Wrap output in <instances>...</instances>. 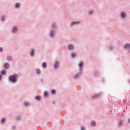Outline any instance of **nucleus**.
I'll list each match as a JSON object with an SVG mask.
<instances>
[{
  "label": "nucleus",
  "instance_id": "obj_37",
  "mask_svg": "<svg viewBox=\"0 0 130 130\" xmlns=\"http://www.w3.org/2000/svg\"><path fill=\"white\" fill-rule=\"evenodd\" d=\"M95 76H97V74H95Z\"/></svg>",
  "mask_w": 130,
  "mask_h": 130
},
{
  "label": "nucleus",
  "instance_id": "obj_27",
  "mask_svg": "<svg viewBox=\"0 0 130 130\" xmlns=\"http://www.w3.org/2000/svg\"><path fill=\"white\" fill-rule=\"evenodd\" d=\"M44 96L45 97H47V96H48V91H45L44 92Z\"/></svg>",
  "mask_w": 130,
  "mask_h": 130
},
{
  "label": "nucleus",
  "instance_id": "obj_25",
  "mask_svg": "<svg viewBox=\"0 0 130 130\" xmlns=\"http://www.w3.org/2000/svg\"><path fill=\"white\" fill-rule=\"evenodd\" d=\"M42 66L43 68H46L47 67V64L46 62H43Z\"/></svg>",
  "mask_w": 130,
  "mask_h": 130
},
{
  "label": "nucleus",
  "instance_id": "obj_16",
  "mask_svg": "<svg viewBox=\"0 0 130 130\" xmlns=\"http://www.w3.org/2000/svg\"><path fill=\"white\" fill-rule=\"evenodd\" d=\"M124 47L126 49H130V44H126Z\"/></svg>",
  "mask_w": 130,
  "mask_h": 130
},
{
  "label": "nucleus",
  "instance_id": "obj_4",
  "mask_svg": "<svg viewBox=\"0 0 130 130\" xmlns=\"http://www.w3.org/2000/svg\"><path fill=\"white\" fill-rule=\"evenodd\" d=\"M80 76H82L81 71H80L78 74L74 75V79H79V78H80Z\"/></svg>",
  "mask_w": 130,
  "mask_h": 130
},
{
  "label": "nucleus",
  "instance_id": "obj_30",
  "mask_svg": "<svg viewBox=\"0 0 130 130\" xmlns=\"http://www.w3.org/2000/svg\"><path fill=\"white\" fill-rule=\"evenodd\" d=\"M17 120H20L21 119V116H18L16 118Z\"/></svg>",
  "mask_w": 130,
  "mask_h": 130
},
{
  "label": "nucleus",
  "instance_id": "obj_23",
  "mask_svg": "<svg viewBox=\"0 0 130 130\" xmlns=\"http://www.w3.org/2000/svg\"><path fill=\"white\" fill-rule=\"evenodd\" d=\"M76 55H77V54L75 52L71 53V56L72 57H75V56H76Z\"/></svg>",
  "mask_w": 130,
  "mask_h": 130
},
{
  "label": "nucleus",
  "instance_id": "obj_5",
  "mask_svg": "<svg viewBox=\"0 0 130 130\" xmlns=\"http://www.w3.org/2000/svg\"><path fill=\"white\" fill-rule=\"evenodd\" d=\"M59 66V61L56 60L54 64V67L55 69H58Z\"/></svg>",
  "mask_w": 130,
  "mask_h": 130
},
{
  "label": "nucleus",
  "instance_id": "obj_21",
  "mask_svg": "<svg viewBox=\"0 0 130 130\" xmlns=\"http://www.w3.org/2000/svg\"><path fill=\"white\" fill-rule=\"evenodd\" d=\"M93 13H94V10H90L89 11V14L90 15H93Z\"/></svg>",
  "mask_w": 130,
  "mask_h": 130
},
{
  "label": "nucleus",
  "instance_id": "obj_1",
  "mask_svg": "<svg viewBox=\"0 0 130 130\" xmlns=\"http://www.w3.org/2000/svg\"><path fill=\"white\" fill-rule=\"evenodd\" d=\"M18 78H19V75L18 74H14L9 77V81L13 83H17L18 82Z\"/></svg>",
  "mask_w": 130,
  "mask_h": 130
},
{
  "label": "nucleus",
  "instance_id": "obj_12",
  "mask_svg": "<svg viewBox=\"0 0 130 130\" xmlns=\"http://www.w3.org/2000/svg\"><path fill=\"white\" fill-rule=\"evenodd\" d=\"M30 55L31 56H34L35 55V49H30Z\"/></svg>",
  "mask_w": 130,
  "mask_h": 130
},
{
  "label": "nucleus",
  "instance_id": "obj_10",
  "mask_svg": "<svg viewBox=\"0 0 130 130\" xmlns=\"http://www.w3.org/2000/svg\"><path fill=\"white\" fill-rule=\"evenodd\" d=\"M13 33H17L18 32V27L17 26H15L12 30Z\"/></svg>",
  "mask_w": 130,
  "mask_h": 130
},
{
  "label": "nucleus",
  "instance_id": "obj_24",
  "mask_svg": "<svg viewBox=\"0 0 130 130\" xmlns=\"http://www.w3.org/2000/svg\"><path fill=\"white\" fill-rule=\"evenodd\" d=\"M109 50H113V46L110 45L109 46Z\"/></svg>",
  "mask_w": 130,
  "mask_h": 130
},
{
  "label": "nucleus",
  "instance_id": "obj_38",
  "mask_svg": "<svg viewBox=\"0 0 130 130\" xmlns=\"http://www.w3.org/2000/svg\"><path fill=\"white\" fill-rule=\"evenodd\" d=\"M96 74H98V72H96Z\"/></svg>",
  "mask_w": 130,
  "mask_h": 130
},
{
  "label": "nucleus",
  "instance_id": "obj_19",
  "mask_svg": "<svg viewBox=\"0 0 130 130\" xmlns=\"http://www.w3.org/2000/svg\"><path fill=\"white\" fill-rule=\"evenodd\" d=\"M6 119L5 117L3 118L2 120H1V123H5V122H6Z\"/></svg>",
  "mask_w": 130,
  "mask_h": 130
},
{
  "label": "nucleus",
  "instance_id": "obj_26",
  "mask_svg": "<svg viewBox=\"0 0 130 130\" xmlns=\"http://www.w3.org/2000/svg\"><path fill=\"white\" fill-rule=\"evenodd\" d=\"M52 28H56V24H55V23H53L52 24Z\"/></svg>",
  "mask_w": 130,
  "mask_h": 130
},
{
  "label": "nucleus",
  "instance_id": "obj_13",
  "mask_svg": "<svg viewBox=\"0 0 130 130\" xmlns=\"http://www.w3.org/2000/svg\"><path fill=\"white\" fill-rule=\"evenodd\" d=\"M5 67L6 69H9V68H10V63H9V62H5Z\"/></svg>",
  "mask_w": 130,
  "mask_h": 130
},
{
  "label": "nucleus",
  "instance_id": "obj_34",
  "mask_svg": "<svg viewBox=\"0 0 130 130\" xmlns=\"http://www.w3.org/2000/svg\"><path fill=\"white\" fill-rule=\"evenodd\" d=\"M81 130H86V129H85V126H82Z\"/></svg>",
  "mask_w": 130,
  "mask_h": 130
},
{
  "label": "nucleus",
  "instance_id": "obj_6",
  "mask_svg": "<svg viewBox=\"0 0 130 130\" xmlns=\"http://www.w3.org/2000/svg\"><path fill=\"white\" fill-rule=\"evenodd\" d=\"M79 67L80 72H82V71H83V67H84V62H81L79 64Z\"/></svg>",
  "mask_w": 130,
  "mask_h": 130
},
{
  "label": "nucleus",
  "instance_id": "obj_7",
  "mask_svg": "<svg viewBox=\"0 0 130 130\" xmlns=\"http://www.w3.org/2000/svg\"><path fill=\"white\" fill-rule=\"evenodd\" d=\"M50 36H51V37H54V36H55V31H54V30H51L50 32Z\"/></svg>",
  "mask_w": 130,
  "mask_h": 130
},
{
  "label": "nucleus",
  "instance_id": "obj_29",
  "mask_svg": "<svg viewBox=\"0 0 130 130\" xmlns=\"http://www.w3.org/2000/svg\"><path fill=\"white\" fill-rule=\"evenodd\" d=\"M36 99H37V100H41V98H40V96H37L36 97Z\"/></svg>",
  "mask_w": 130,
  "mask_h": 130
},
{
  "label": "nucleus",
  "instance_id": "obj_28",
  "mask_svg": "<svg viewBox=\"0 0 130 130\" xmlns=\"http://www.w3.org/2000/svg\"><path fill=\"white\" fill-rule=\"evenodd\" d=\"M37 73L41 74V70H40V69H37Z\"/></svg>",
  "mask_w": 130,
  "mask_h": 130
},
{
  "label": "nucleus",
  "instance_id": "obj_35",
  "mask_svg": "<svg viewBox=\"0 0 130 130\" xmlns=\"http://www.w3.org/2000/svg\"><path fill=\"white\" fill-rule=\"evenodd\" d=\"M12 128H13V129H16V126H13Z\"/></svg>",
  "mask_w": 130,
  "mask_h": 130
},
{
  "label": "nucleus",
  "instance_id": "obj_15",
  "mask_svg": "<svg viewBox=\"0 0 130 130\" xmlns=\"http://www.w3.org/2000/svg\"><path fill=\"white\" fill-rule=\"evenodd\" d=\"M21 7V4L20 3H16L15 4V7L16 8V9H20Z\"/></svg>",
  "mask_w": 130,
  "mask_h": 130
},
{
  "label": "nucleus",
  "instance_id": "obj_32",
  "mask_svg": "<svg viewBox=\"0 0 130 130\" xmlns=\"http://www.w3.org/2000/svg\"><path fill=\"white\" fill-rule=\"evenodd\" d=\"M4 51V49L3 48L0 47V52H3Z\"/></svg>",
  "mask_w": 130,
  "mask_h": 130
},
{
  "label": "nucleus",
  "instance_id": "obj_18",
  "mask_svg": "<svg viewBox=\"0 0 130 130\" xmlns=\"http://www.w3.org/2000/svg\"><path fill=\"white\" fill-rule=\"evenodd\" d=\"M6 20V16L5 15H3L1 17V20L3 21V22H5V20Z\"/></svg>",
  "mask_w": 130,
  "mask_h": 130
},
{
  "label": "nucleus",
  "instance_id": "obj_2",
  "mask_svg": "<svg viewBox=\"0 0 130 130\" xmlns=\"http://www.w3.org/2000/svg\"><path fill=\"white\" fill-rule=\"evenodd\" d=\"M102 96V93L100 92V93H96L95 94L92 95V96L91 97V99L92 100H95V99L100 98V97H101Z\"/></svg>",
  "mask_w": 130,
  "mask_h": 130
},
{
  "label": "nucleus",
  "instance_id": "obj_22",
  "mask_svg": "<svg viewBox=\"0 0 130 130\" xmlns=\"http://www.w3.org/2000/svg\"><path fill=\"white\" fill-rule=\"evenodd\" d=\"M51 93L52 94H53V95H55V94H56V91L55 89H52Z\"/></svg>",
  "mask_w": 130,
  "mask_h": 130
},
{
  "label": "nucleus",
  "instance_id": "obj_31",
  "mask_svg": "<svg viewBox=\"0 0 130 130\" xmlns=\"http://www.w3.org/2000/svg\"><path fill=\"white\" fill-rule=\"evenodd\" d=\"M3 80V75L0 74V81H2Z\"/></svg>",
  "mask_w": 130,
  "mask_h": 130
},
{
  "label": "nucleus",
  "instance_id": "obj_33",
  "mask_svg": "<svg viewBox=\"0 0 130 130\" xmlns=\"http://www.w3.org/2000/svg\"><path fill=\"white\" fill-rule=\"evenodd\" d=\"M28 105H29V103H28V102H25V103H24V105H25V106H28Z\"/></svg>",
  "mask_w": 130,
  "mask_h": 130
},
{
  "label": "nucleus",
  "instance_id": "obj_11",
  "mask_svg": "<svg viewBox=\"0 0 130 130\" xmlns=\"http://www.w3.org/2000/svg\"><path fill=\"white\" fill-rule=\"evenodd\" d=\"M124 122V120H120L118 122L119 126H122L123 125V123Z\"/></svg>",
  "mask_w": 130,
  "mask_h": 130
},
{
  "label": "nucleus",
  "instance_id": "obj_20",
  "mask_svg": "<svg viewBox=\"0 0 130 130\" xmlns=\"http://www.w3.org/2000/svg\"><path fill=\"white\" fill-rule=\"evenodd\" d=\"M1 73L2 75H4V76H5V75H7V71L6 70L2 71Z\"/></svg>",
  "mask_w": 130,
  "mask_h": 130
},
{
  "label": "nucleus",
  "instance_id": "obj_9",
  "mask_svg": "<svg viewBox=\"0 0 130 130\" xmlns=\"http://www.w3.org/2000/svg\"><path fill=\"white\" fill-rule=\"evenodd\" d=\"M75 47H74V45L73 44H69L68 45V49L70 50H74Z\"/></svg>",
  "mask_w": 130,
  "mask_h": 130
},
{
  "label": "nucleus",
  "instance_id": "obj_17",
  "mask_svg": "<svg viewBox=\"0 0 130 130\" xmlns=\"http://www.w3.org/2000/svg\"><path fill=\"white\" fill-rule=\"evenodd\" d=\"M7 59L9 61H12V60H13V57H12L11 56H7Z\"/></svg>",
  "mask_w": 130,
  "mask_h": 130
},
{
  "label": "nucleus",
  "instance_id": "obj_14",
  "mask_svg": "<svg viewBox=\"0 0 130 130\" xmlns=\"http://www.w3.org/2000/svg\"><path fill=\"white\" fill-rule=\"evenodd\" d=\"M90 125L91 126H96V121H91Z\"/></svg>",
  "mask_w": 130,
  "mask_h": 130
},
{
  "label": "nucleus",
  "instance_id": "obj_36",
  "mask_svg": "<svg viewBox=\"0 0 130 130\" xmlns=\"http://www.w3.org/2000/svg\"><path fill=\"white\" fill-rule=\"evenodd\" d=\"M128 122L129 123H130V118L128 119Z\"/></svg>",
  "mask_w": 130,
  "mask_h": 130
},
{
  "label": "nucleus",
  "instance_id": "obj_8",
  "mask_svg": "<svg viewBox=\"0 0 130 130\" xmlns=\"http://www.w3.org/2000/svg\"><path fill=\"white\" fill-rule=\"evenodd\" d=\"M80 23H81V21H73L71 23V26L73 27L74 25H78V24H80Z\"/></svg>",
  "mask_w": 130,
  "mask_h": 130
},
{
  "label": "nucleus",
  "instance_id": "obj_3",
  "mask_svg": "<svg viewBox=\"0 0 130 130\" xmlns=\"http://www.w3.org/2000/svg\"><path fill=\"white\" fill-rule=\"evenodd\" d=\"M120 16L122 19H125L127 16L126 13H125L124 11H122L120 13Z\"/></svg>",
  "mask_w": 130,
  "mask_h": 130
}]
</instances>
